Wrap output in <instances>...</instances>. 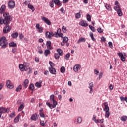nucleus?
Wrapping results in <instances>:
<instances>
[{"label": "nucleus", "instance_id": "obj_13", "mask_svg": "<svg viewBox=\"0 0 127 127\" xmlns=\"http://www.w3.org/2000/svg\"><path fill=\"white\" fill-rule=\"evenodd\" d=\"M49 70L51 74H52L53 75H56V69H55L54 67H49Z\"/></svg>", "mask_w": 127, "mask_h": 127}, {"label": "nucleus", "instance_id": "obj_14", "mask_svg": "<svg viewBox=\"0 0 127 127\" xmlns=\"http://www.w3.org/2000/svg\"><path fill=\"white\" fill-rule=\"evenodd\" d=\"M10 83H11L10 80L7 81V83H6L7 87L9 89H13V88H14V85H13V84H10Z\"/></svg>", "mask_w": 127, "mask_h": 127}, {"label": "nucleus", "instance_id": "obj_54", "mask_svg": "<svg viewBox=\"0 0 127 127\" xmlns=\"http://www.w3.org/2000/svg\"><path fill=\"white\" fill-rule=\"evenodd\" d=\"M49 64L50 65V67H54V63H53V62H49Z\"/></svg>", "mask_w": 127, "mask_h": 127}, {"label": "nucleus", "instance_id": "obj_45", "mask_svg": "<svg viewBox=\"0 0 127 127\" xmlns=\"http://www.w3.org/2000/svg\"><path fill=\"white\" fill-rule=\"evenodd\" d=\"M40 124L42 127H45L46 126V123H44V121H41Z\"/></svg>", "mask_w": 127, "mask_h": 127}, {"label": "nucleus", "instance_id": "obj_20", "mask_svg": "<svg viewBox=\"0 0 127 127\" xmlns=\"http://www.w3.org/2000/svg\"><path fill=\"white\" fill-rule=\"evenodd\" d=\"M5 9H6V6L5 5H2L0 9V13H3L5 11Z\"/></svg>", "mask_w": 127, "mask_h": 127}, {"label": "nucleus", "instance_id": "obj_43", "mask_svg": "<svg viewBox=\"0 0 127 127\" xmlns=\"http://www.w3.org/2000/svg\"><path fill=\"white\" fill-rule=\"evenodd\" d=\"M97 31H98V32H99V33H103V32H104V30H103V29H102V28L99 27L97 29Z\"/></svg>", "mask_w": 127, "mask_h": 127}, {"label": "nucleus", "instance_id": "obj_50", "mask_svg": "<svg viewBox=\"0 0 127 127\" xmlns=\"http://www.w3.org/2000/svg\"><path fill=\"white\" fill-rule=\"evenodd\" d=\"M77 122L78 124H81L82 123V118L81 117H78L77 119Z\"/></svg>", "mask_w": 127, "mask_h": 127}, {"label": "nucleus", "instance_id": "obj_27", "mask_svg": "<svg viewBox=\"0 0 127 127\" xmlns=\"http://www.w3.org/2000/svg\"><path fill=\"white\" fill-rule=\"evenodd\" d=\"M106 9H107V10L109 11H112V8L111 7V5H109L108 4H106L105 5Z\"/></svg>", "mask_w": 127, "mask_h": 127}, {"label": "nucleus", "instance_id": "obj_58", "mask_svg": "<svg viewBox=\"0 0 127 127\" xmlns=\"http://www.w3.org/2000/svg\"><path fill=\"white\" fill-rule=\"evenodd\" d=\"M31 71H32V69H31V68L29 67L28 74H30V73H31Z\"/></svg>", "mask_w": 127, "mask_h": 127}, {"label": "nucleus", "instance_id": "obj_10", "mask_svg": "<svg viewBox=\"0 0 127 127\" xmlns=\"http://www.w3.org/2000/svg\"><path fill=\"white\" fill-rule=\"evenodd\" d=\"M46 38L50 39L51 37L54 36V33L52 32L47 31L45 33Z\"/></svg>", "mask_w": 127, "mask_h": 127}, {"label": "nucleus", "instance_id": "obj_32", "mask_svg": "<svg viewBox=\"0 0 127 127\" xmlns=\"http://www.w3.org/2000/svg\"><path fill=\"white\" fill-rule=\"evenodd\" d=\"M43 111V109H40L39 110V115L40 117H41V118H44V117H45L44 113H42Z\"/></svg>", "mask_w": 127, "mask_h": 127}, {"label": "nucleus", "instance_id": "obj_36", "mask_svg": "<svg viewBox=\"0 0 127 127\" xmlns=\"http://www.w3.org/2000/svg\"><path fill=\"white\" fill-rule=\"evenodd\" d=\"M89 35L93 41H96V39L94 37V34L92 32H90Z\"/></svg>", "mask_w": 127, "mask_h": 127}, {"label": "nucleus", "instance_id": "obj_4", "mask_svg": "<svg viewBox=\"0 0 127 127\" xmlns=\"http://www.w3.org/2000/svg\"><path fill=\"white\" fill-rule=\"evenodd\" d=\"M104 106L105 108H104L103 110L105 112V118H109L110 117V108H109V104L108 102H104Z\"/></svg>", "mask_w": 127, "mask_h": 127}, {"label": "nucleus", "instance_id": "obj_34", "mask_svg": "<svg viewBox=\"0 0 127 127\" xmlns=\"http://www.w3.org/2000/svg\"><path fill=\"white\" fill-rule=\"evenodd\" d=\"M28 7L30 9H31L32 11H34V10H35V8H34V7H33V5H32L31 4H28Z\"/></svg>", "mask_w": 127, "mask_h": 127}, {"label": "nucleus", "instance_id": "obj_1", "mask_svg": "<svg viewBox=\"0 0 127 127\" xmlns=\"http://www.w3.org/2000/svg\"><path fill=\"white\" fill-rule=\"evenodd\" d=\"M3 16L4 17V19L2 18V17H0V24H5V26L3 28V31L4 33H8V32L11 30V28L8 25L9 23H10V21H11L12 19L8 13H4Z\"/></svg>", "mask_w": 127, "mask_h": 127}, {"label": "nucleus", "instance_id": "obj_49", "mask_svg": "<svg viewBox=\"0 0 127 127\" xmlns=\"http://www.w3.org/2000/svg\"><path fill=\"white\" fill-rule=\"evenodd\" d=\"M24 108V106L21 104L18 108V111H22V110H23Z\"/></svg>", "mask_w": 127, "mask_h": 127}, {"label": "nucleus", "instance_id": "obj_31", "mask_svg": "<svg viewBox=\"0 0 127 127\" xmlns=\"http://www.w3.org/2000/svg\"><path fill=\"white\" fill-rule=\"evenodd\" d=\"M19 119H20V115H18L14 120V123H18L19 122Z\"/></svg>", "mask_w": 127, "mask_h": 127}, {"label": "nucleus", "instance_id": "obj_56", "mask_svg": "<svg viewBox=\"0 0 127 127\" xmlns=\"http://www.w3.org/2000/svg\"><path fill=\"white\" fill-rule=\"evenodd\" d=\"M109 46L110 47V48H112L113 47V43L112 42H108Z\"/></svg>", "mask_w": 127, "mask_h": 127}, {"label": "nucleus", "instance_id": "obj_46", "mask_svg": "<svg viewBox=\"0 0 127 127\" xmlns=\"http://www.w3.org/2000/svg\"><path fill=\"white\" fill-rule=\"evenodd\" d=\"M86 18L88 21H89V22H91V20H92V19H91V16L89 14H87Z\"/></svg>", "mask_w": 127, "mask_h": 127}, {"label": "nucleus", "instance_id": "obj_47", "mask_svg": "<svg viewBox=\"0 0 127 127\" xmlns=\"http://www.w3.org/2000/svg\"><path fill=\"white\" fill-rule=\"evenodd\" d=\"M60 72L61 73H65V67L64 66H62L61 68Z\"/></svg>", "mask_w": 127, "mask_h": 127}, {"label": "nucleus", "instance_id": "obj_15", "mask_svg": "<svg viewBox=\"0 0 127 127\" xmlns=\"http://www.w3.org/2000/svg\"><path fill=\"white\" fill-rule=\"evenodd\" d=\"M119 57H120V59L121 61H126V58H125V57H124V55L123 54V53H117Z\"/></svg>", "mask_w": 127, "mask_h": 127}, {"label": "nucleus", "instance_id": "obj_53", "mask_svg": "<svg viewBox=\"0 0 127 127\" xmlns=\"http://www.w3.org/2000/svg\"><path fill=\"white\" fill-rule=\"evenodd\" d=\"M60 11L62 12V13H64V14H65V10L64 9V8L62 7V8L60 9Z\"/></svg>", "mask_w": 127, "mask_h": 127}, {"label": "nucleus", "instance_id": "obj_11", "mask_svg": "<svg viewBox=\"0 0 127 127\" xmlns=\"http://www.w3.org/2000/svg\"><path fill=\"white\" fill-rule=\"evenodd\" d=\"M35 28L38 30L39 33H42L43 32V27H40V25L39 23L36 24Z\"/></svg>", "mask_w": 127, "mask_h": 127}, {"label": "nucleus", "instance_id": "obj_17", "mask_svg": "<svg viewBox=\"0 0 127 127\" xmlns=\"http://www.w3.org/2000/svg\"><path fill=\"white\" fill-rule=\"evenodd\" d=\"M46 46L47 49H50V50H51L52 49H53V47L51 46V41H48L46 43Z\"/></svg>", "mask_w": 127, "mask_h": 127}, {"label": "nucleus", "instance_id": "obj_41", "mask_svg": "<svg viewBox=\"0 0 127 127\" xmlns=\"http://www.w3.org/2000/svg\"><path fill=\"white\" fill-rule=\"evenodd\" d=\"M89 27L90 29H91V30H92V31H93V32H95V31H96V29H95V27L92 26V25H89Z\"/></svg>", "mask_w": 127, "mask_h": 127}, {"label": "nucleus", "instance_id": "obj_22", "mask_svg": "<svg viewBox=\"0 0 127 127\" xmlns=\"http://www.w3.org/2000/svg\"><path fill=\"white\" fill-rule=\"evenodd\" d=\"M80 69V65L79 64L75 65L73 67L74 72H78V70Z\"/></svg>", "mask_w": 127, "mask_h": 127}, {"label": "nucleus", "instance_id": "obj_57", "mask_svg": "<svg viewBox=\"0 0 127 127\" xmlns=\"http://www.w3.org/2000/svg\"><path fill=\"white\" fill-rule=\"evenodd\" d=\"M101 40L102 41H103V42H105L106 41V38H105V37L102 36L101 38Z\"/></svg>", "mask_w": 127, "mask_h": 127}, {"label": "nucleus", "instance_id": "obj_37", "mask_svg": "<svg viewBox=\"0 0 127 127\" xmlns=\"http://www.w3.org/2000/svg\"><path fill=\"white\" fill-rule=\"evenodd\" d=\"M69 40V39L67 37H64L63 38V41L64 42H65V43H67Z\"/></svg>", "mask_w": 127, "mask_h": 127}, {"label": "nucleus", "instance_id": "obj_42", "mask_svg": "<svg viewBox=\"0 0 127 127\" xmlns=\"http://www.w3.org/2000/svg\"><path fill=\"white\" fill-rule=\"evenodd\" d=\"M117 12L119 16H122V15H123V12H122V10L121 9L118 10V11H117Z\"/></svg>", "mask_w": 127, "mask_h": 127}, {"label": "nucleus", "instance_id": "obj_44", "mask_svg": "<svg viewBox=\"0 0 127 127\" xmlns=\"http://www.w3.org/2000/svg\"><path fill=\"white\" fill-rule=\"evenodd\" d=\"M114 9L116 10V11H118V10H120L121 9V7L120 5H118L114 7Z\"/></svg>", "mask_w": 127, "mask_h": 127}, {"label": "nucleus", "instance_id": "obj_26", "mask_svg": "<svg viewBox=\"0 0 127 127\" xmlns=\"http://www.w3.org/2000/svg\"><path fill=\"white\" fill-rule=\"evenodd\" d=\"M22 90V85H19L15 89L16 92H20Z\"/></svg>", "mask_w": 127, "mask_h": 127}, {"label": "nucleus", "instance_id": "obj_8", "mask_svg": "<svg viewBox=\"0 0 127 127\" xmlns=\"http://www.w3.org/2000/svg\"><path fill=\"white\" fill-rule=\"evenodd\" d=\"M42 20L45 22L47 25H51V22L48 18L45 17H42L41 18Z\"/></svg>", "mask_w": 127, "mask_h": 127}, {"label": "nucleus", "instance_id": "obj_33", "mask_svg": "<svg viewBox=\"0 0 127 127\" xmlns=\"http://www.w3.org/2000/svg\"><path fill=\"white\" fill-rule=\"evenodd\" d=\"M93 121H94V122L98 124V123H100V121H99L98 119L97 120L96 115H94L93 117L92 118Z\"/></svg>", "mask_w": 127, "mask_h": 127}, {"label": "nucleus", "instance_id": "obj_7", "mask_svg": "<svg viewBox=\"0 0 127 127\" xmlns=\"http://www.w3.org/2000/svg\"><path fill=\"white\" fill-rule=\"evenodd\" d=\"M79 25L80 26H83V27H87L89 25L87 21L85 20H82L79 23Z\"/></svg>", "mask_w": 127, "mask_h": 127}, {"label": "nucleus", "instance_id": "obj_55", "mask_svg": "<svg viewBox=\"0 0 127 127\" xmlns=\"http://www.w3.org/2000/svg\"><path fill=\"white\" fill-rule=\"evenodd\" d=\"M23 37H24V35H23V34L22 33H21L19 35V38L21 40H22V38H23Z\"/></svg>", "mask_w": 127, "mask_h": 127}, {"label": "nucleus", "instance_id": "obj_48", "mask_svg": "<svg viewBox=\"0 0 127 127\" xmlns=\"http://www.w3.org/2000/svg\"><path fill=\"white\" fill-rule=\"evenodd\" d=\"M59 57H60V55L57 53L55 54V59H59Z\"/></svg>", "mask_w": 127, "mask_h": 127}, {"label": "nucleus", "instance_id": "obj_64", "mask_svg": "<svg viewBox=\"0 0 127 127\" xmlns=\"http://www.w3.org/2000/svg\"><path fill=\"white\" fill-rule=\"evenodd\" d=\"M3 100V95L0 94V100Z\"/></svg>", "mask_w": 127, "mask_h": 127}, {"label": "nucleus", "instance_id": "obj_61", "mask_svg": "<svg viewBox=\"0 0 127 127\" xmlns=\"http://www.w3.org/2000/svg\"><path fill=\"white\" fill-rule=\"evenodd\" d=\"M12 52H13V53L16 54V49H15V48L13 49Z\"/></svg>", "mask_w": 127, "mask_h": 127}, {"label": "nucleus", "instance_id": "obj_59", "mask_svg": "<svg viewBox=\"0 0 127 127\" xmlns=\"http://www.w3.org/2000/svg\"><path fill=\"white\" fill-rule=\"evenodd\" d=\"M48 73H49V72H48V71H47V70H45L44 72V75H46V76H47V75H48Z\"/></svg>", "mask_w": 127, "mask_h": 127}, {"label": "nucleus", "instance_id": "obj_12", "mask_svg": "<svg viewBox=\"0 0 127 127\" xmlns=\"http://www.w3.org/2000/svg\"><path fill=\"white\" fill-rule=\"evenodd\" d=\"M9 109L5 108L4 107H0V113L1 114H4L5 113H9Z\"/></svg>", "mask_w": 127, "mask_h": 127}, {"label": "nucleus", "instance_id": "obj_9", "mask_svg": "<svg viewBox=\"0 0 127 127\" xmlns=\"http://www.w3.org/2000/svg\"><path fill=\"white\" fill-rule=\"evenodd\" d=\"M8 4V7L10 9H12V8H14V7H15V2L13 1H9Z\"/></svg>", "mask_w": 127, "mask_h": 127}, {"label": "nucleus", "instance_id": "obj_3", "mask_svg": "<svg viewBox=\"0 0 127 127\" xmlns=\"http://www.w3.org/2000/svg\"><path fill=\"white\" fill-rule=\"evenodd\" d=\"M8 42L6 37L3 36L0 38V46H1L2 48H6Z\"/></svg>", "mask_w": 127, "mask_h": 127}, {"label": "nucleus", "instance_id": "obj_63", "mask_svg": "<svg viewBox=\"0 0 127 127\" xmlns=\"http://www.w3.org/2000/svg\"><path fill=\"white\" fill-rule=\"evenodd\" d=\"M94 73L96 75H98V74H99V71L97 70V69H95Z\"/></svg>", "mask_w": 127, "mask_h": 127}, {"label": "nucleus", "instance_id": "obj_24", "mask_svg": "<svg viewBox=\"0 0 127 127\" xmlns=\"http://www.w3.org/2000/svg\"><path fill=\"white\" fill-rule=\"evenodd\" d=\"M81 11H82V10H80L79 11V13H77L75 14V18H76L77 19H79V18H81V14H80Z\"/></svg>", "mask_w": 127, "mask_h": 127}, {"label": "nucleus", "instance_id": "obj_40", "mask_svg": "<svg viewBox=\"0 0 127 127\" xmlns=\"http://www.w3.org/2000/svg\"><path fill=\"white\" fill-rule=\"evenodd\" d=\"M35 86L37 87V88H41L42 85H41V83L37 82L35 83Z\"/></svg>", "mask_w": 127, "mask_h": 127}, {"label": "nucleus", "instance_id": "obj_18", "mask_svg": "<svg viewBox=\"0 0 127 127\" xmlns=\"http://www.w3.org/2000/svg\"><path fill=\"white\" fill-rule=\"evenodd\" d=\"M54 2L55 4H56L58 6L60 7L62 5V2H60V0H54Z\"/></svg>", "mask_w": 127, "mask_h": 127}, {"label": "nucleus", "instance_id": "obj_28", "mask_svg": "<svg viewBox=\"0 0 127 127\" xmlns=\"http://www.w3.org/2000/svg\"><path fill=\"white\" fill-rule=\"evenodd\" d=\"M120 120L122 121V122H126L127 120V116H123L120 118Z\"/></svg>", "mask_w": 127, "mask_h": 127}, {"label": "nucleus", "instance_id": "obj_60", "mask_svg": "<svg viewBox=\"0 0 127 127\" xmlns=\"http://www.w3.org/2000/svg\"><path fill=\"white\" fill-rule=\"evenodd\" d=\"M69 2V0H63V3H67V2Z\"/></svg>", "mask_w": 127, "mask_h": 127}, {"label": "nucleus", "instance_id": "obj_5", "mask_svg": "<svg viewBox=\"0 0 127 127\" xmlns=\"http://www.w3.org/2000/svg\"><path fill=\"white\" fill-rule=\"evenodd\" d=\"M29 67V64L28 63H24L23 64H21L19 65V68L22 72L23 71H27Z\"/></svg>", "mask_w": 127, "mask_h": 127}, {"label": "nucleus", "instance_id": "obj_35", "mask_svg": "<svg viewBox=\"0 0 127 127\" xmlns=\"http://www.w3.org/2000/svg\"><path fill=\"white\" fill-rule=\"evenodd\" d=\"M86 41V39L84 38H80L77 41V43H81V42H85Z\"/></svg>", "mask_w": 127, "mask_h": 127}, {"label": "nucleus", "instance_id": "obj_21", "mask_svg": "<svg viewBox=\"0 0 127 127\" xmlns=\"http://www.w3.org/2000/svg\"><path fill=\"white\" fill-rule=\"evenodd\" d=\"M93 87H94V83L93 82H91L89 84V88L90 89L89 93L92 94L93 93Z\"/></svg>", "mask_w": 127, "mask_h": 127}, {"label": "nucleus", "instance_id": "obj_16", "mask_svg": "<svg viewBox=\"0 0 127 127\" xmlns=\"http://www.w3.org/2000/svg\"><path fill=\"white\" fill-rule=\"evenodd\" d=\"M38 115H37V113H35V114L32 115L31 117V120H32L33 121H36L37 120H38Z\"/></svg>", "mask_w": 127, "mask_h": 127}, {"label": "nucleus", "instance_id": "obj_25", "mask_svg": "<svg viewBox=\"0 0 127 127\" xmlns=\"http://www.w3.org/2000/svg\"><path fill=\"white\" fill-rule=\"evenodd\" d=\"M11 36L12 38H17L18 37V33L17 32L13 33Z\"/></svg>", "mask_w": 127, "mask_h": 127}, {"label": "nucleus", "instance_id": "obj_52", "mask_svg": "<svg viewBox=\"0 0 127 127\" xmlns=\"http://www.w3.org/2000/svg\"><path fill=\"white\" fill-rule=\"evenodd\" d=\"M69 58H70V53H68L65 55L66 60H68Z\"/></svg>", "mask_w": 127, "mask_h": 127}, {"label": "nucleus", "instance_id": "obj_62", "mask_svg": "<svg viewBox=\"0 0 127 127\" xmlns=\"http://www.w3.org/2000/svg\"><path fill=\"white\" fill-rule=\"evenodd\" d=\"M102 77H103V72L100 73L99 76V79H101Z\"/></svg>", "mask_w": 127, "mask_h": 127}, {"label": "nucleus", "instance_id": "obj_29", "mask_svg": "<svg viewBox=\"0 0 127 127\" xmlns=\"http://www.w3.org/2000/svg\"><path fill=\"white\" fill-rule=\"evenodd\" d=\"M9 46L11 47H16L17 46V45L16 43H14V42H11L9 44Z\"/></svg>", "mask_w": 127, "mask_h": 127}, {"label": "nucleus", "instance_id": "obj_19", "mask_svg": "<svg viewBox=\"0 0 127 127\" xmlns=\"http://www.w3.org/2000/svg\"><path fill=\"white\" fill-rule=\"evenodd\" d=\"M29 83V80L28 79H25L23 83V86H24V88H27L28 87V83Z\"/></svg>", "mask_w": 127, "mask_h": 127}, {"label": "nucleus", "instance_id": "obj_38", "mask_svg": "<svg viewBox=\"0 0 127 127\" xmlns=\"http://www.w3.org/2000/svg\"><path fill=\"white\" fill-rule=\"evenodd\" d=\"M29 89L33 91L34 90V85L33 84H31L29 86Z\"/></svg>", "mask_w": 127, "mask_h": 127}, {"label": "nucleus", "instance_id": "obj_30", "mask_svg": "<svg viewBox=\"0 0 127 127\" xmlns=\"http://www.w3.org/2000/svg\"><path fill=\"white\" fill-rule=\"evenodd\" d=\"M57 51L58 53V54L60 55V56H62V55H63V51H62V50H61V49H58L57 50Z\"/></svg>", "mask_w": 127, "mask_h": 127}, {"label": "nucleus", "instance_id": "obj_23", "mask_svg": "<svg viewBox=\"0 0 127 127\" xmlns=\"http://www.w3.org/2000/svg\"><path fill=\"white\" fill-rule=\"evenodd\" d=\"M50 53H51V52H50V49H48L45 50L44 55L46 57L48 55L50 54Z\"/></svg>", "mask_w": 127, "mask_h": 127}, {"label": "nucleus", "instance_id": "obj_2", "mask_svg": "<svg viewBox=\"0 0 127 127\" xmlns=\"http://www.w3.org/2000/svg\"><path fill=\"white\" fill-rule=\"evenodd\" d=\"M50 101L53 102V105L50 104L49 102H47L46 105L50 109H54L56 108V105H57V101H55L54 99V95L52 94L50 96Z\"/></svg>", "mask_w": 127, "mask_h": 127}, {"label": "nucleus", "instance_id": "obj_51", "mask_svg": "<svg viewBox=\"0 0 127 127\" xmlns=\"http://www.w3.org/2000/svg\"><path fill=\"white\" fill-rule=\"evenodd\" d=\"M9 117L10 118H14V117H15V113H14V112L11 113Z\"/></svg>", "mask_w": 127, "mask_h": 127}, {"label": "nucleus", "instance_id": "obj_39", "mask_svg": "<svg viewBox=\"0 0 127 127\" xmlns=\"http://www.w3.org/2000/svg\"><path fill=\"white\" fill-rule=\"evenodd\" d=\"M62 29L64 33H66V32H67V28L65 26H63Z\"/></svg>", "mask_w": 127, "mask_h": 127}, {"label": "nucleus", "instance_id": "obj_6", "mask_svg": "<svg viewBox=\"0 0 127 127\" xmlns=\"http://www.w3.org/2000/svg\"><path fill=\"white\" fill-rule=\"evenodd\" d=\"M61 31V29L60 28L58 29L57 32H55V37H61L63 38L64 37V35L63 33H60Z\"/></svg>", "mask_w": 127, "mask_h": 127}]
</instances>
